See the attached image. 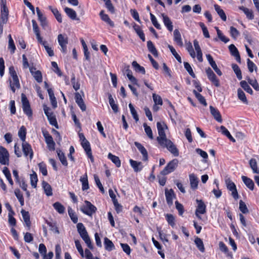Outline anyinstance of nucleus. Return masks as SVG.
<instances>
[{
    "instance_id": "nucleus-1",
    "label": "nucleus",
    "mask_w": 259,
    "mask_h": 259,
    "mask_svg": "<svg viewBox=\"0 0 259 259\" xmlns=\"http://www.w3.org/2000/svg\"><path fill=\"white\" fill-rule=\"evenodd\" d=\"M157 128L159 136L157 137V141L159 144L163 148H166L175 156H178L179 152L174 144L166 137L164 129L167 128L166 125L164 123L157 122Z\"/></svg>"
},
{
    "instance_id": "nucleus-2",
    "label": "nucleus",
    "mask_w": 259,
    "mask_h": 259,
    "mask_svg": "<svg viewBox=\"0 0 259 259\" xmlns=\"http://www.w3.org/2000/svg\"><path fill=\"white\" fill-rule=\"evenodd\" d=\"M0 36L3 32V26L8 20L9 10L6 6V0H1Z\"/></svg>"
},
{
    "instance_id": "nucleus-3",
    "label": "nucleus",
    "mask_w": 259,
    "mask_h": 259,
    "mask_svg": "<svg viewBox=\"0 0 259 259\" xmlns=\"http://www.w3.org/2000/svg\"><path fill=\"white\" fill-rule=\"evenodd\" d=\"M22 107L24 113L28 116L29 120L32 119V111L30 105L26 95L22 93L21 94Z\"/></svg>"
},
{
    "instance_id": "nucleus-4",
    "label": "nucleus",
    "mask_w": 259,
    "mask_h": 259,
    "mask_svg": "<svg viewBox=\"0 0 259 259\" xmlns=\"http://www.w3.org/2000/svg\"><path fill=\"white\" fill-rule=\"evenodd\" d=\"M225 183L228 190L231 192V195L235 199L237 200L239 198V195L237 190L236 186L230 178L225 179Z\"/></svg>"
},
{
    "instance_id": "nucleus-5",
    "label": "nucleus",
    "mask_w": 259,
    "mask_h": 259,
    "mask_svg": "<svg viewBox=\"0 0 259 259\" xmlns=\"http://www.w3.org/2000/svg\"><path fill=\"white\" fill-rule=\"evenodd\" d=\"M43 136L45 138V142L47 145L48 148L51 151L55 149V143L53 139L47 130H42Z\"/></svg>"
},
{
    "instance_id": "nucleus-6",
    "label": "nucleus",
    "mask_w": 259,
    "mask_h": 259,
    "mask_svg": "<svg viewBox=\"0 0 259 259\" xmlns=\"http://www.w3.org/2000/svg\"><path fill=\"white\" fill-rule=\"evenodd\" d=\"M178 164V160L177 159L171 160L161 171V174L162 175H166L174 171L177 167Z\"/></svg>"
},
{
    "instance_id": "nucleus-7",
    "label": "nucleus",
    "mask_w": 259,
    "mask_h": 259,
    "mask_svg": "<svg viewBox=\"0 0 259 259\" xmlns=\"http://www.w3.org/2000/svg\"><path fill=\"white\" fill-rule=\"evenodd\" d=\"M84 203L85 205L81 208V210L84 214L89 216H92L93 213L96 212L97 210L96 207L89 201L85 200Z\"/></svg>"
},
{
    "instance_id": "nucleus-8",
    "label": "nucleus",
    "mask_w": 259,
    "mask_h": 259,
    "mask_svg": "<svg viewBox=\"0 0 259 259\" xmlns=\"http://www.w3.org/2000/svg\"><path fill=\"white\" fill-rule=\"evenodd\" d=\"M0 163L2 165L9 164V154L8 150L3 146H0Z\"/></svg>"
},
{
    "instance_id": "nucleus-9",
    "label": "nucleus",
    "mask_w": 259,
    "mask_h": 259,
    "mask_svg": "<svg viewBox=\"0 0 259 259\" xmlns=\"http://www.w3.org/2000/svg\"><path fill=\"white\" fill-rule=\"evenodd\" d=\"M197 207L195 211L196 217L201 219L200 214H204L206 212V205L202 200L196 199Z\"/></svg>"
},
{
    "instance_id": "nucleus-10",
    "label": "nucleus",
    "mask_w": 259,
    "mask_h": 259,
    "mask_svg": "<svg viewBox=\"0 0 259 259\" xmlns=\"http://www.w3.org/2000/svg\"><path fill=\"white\" fill-rule=\"evenodd\" d=\"M206 73L209 80L213 83L215 87H220V84L219 80L217 78L215 74L210 68L208 67L206 69Z\"/></svg>"
},
{
    "instance_id": "nucleus-11",
    "label": "nucleus",
    "mask_w": 259,
    "mask_h": 259,
    "mask_svg": "<svg viewBox=\"0 0 259 259\" xmlns=\"http://www.w3.org/2000/svg\"><path fill=\"white\" fill-rule=\"evenodd\" d=\"M58 40L59 45L61 48V51L63 53H67V45L68 44V37H65L63 34H60L58 35Z\"/></svg>"
},
{
    "instance_id": "nucleus-12",
    "label": "nucleus",
    "mask_w": 259,
    "mask_h": 259,
    "mask_svg": "<svg viewBox=\"0 0 259 259\" xmlns=\"http://www.w3.org/2000/svg\"><path fill=\"white\" fill-rule=\"evenodd\" d=\"M22 146L25 156H29L30 159L31 160L33 156V152L31 145L25 141L22 143Z\"/></svg>"
},
{
    "instance_id": "nucleus-13",
    "label": "nucleus",
    "mask_w": 259,
    "mask_h": 259,
    "mask_svg": "<svg viewBox=\"0 0 259 259\" xmlns=\"http://www.w3.org/2000/svg\"><path fill=\"white\" fill-rule=\"evenodd\" d=\"M165 195L167 204L169 206H171L173 204V199L175 197L174 190L172 189L170 190L165 189Z\"/></svg>"
},
{
    "instance_id": "nucleus-14",
    "label": "nucleus",
    "mask_w": 259,
    "mask_h": 259,
    "mask_svg": "<svg viewBox=\"0 0 259 259\" xmlns=\"http://www.w3.org/2000/svg\"><path fill=\"white\" fill-rule=\"evenodd\" d=\"M81 146L85 151L88 157L91 159L92 162L94 161V158L92 155L90 144L88 141L81 143Z\"/></svg>"
},
{
    "instance_id": "nucleus-15",
    "label": "nucleus",
    "mask_w": 259,
    "mask_h": 259,
    "mask_svg": "<svg viewBox=\"0 0 259 259\" xmlns=\"http://www.w3.org/2000/svg\"><path fill=\"white\" fill-rule=\"evenodd\" d=\"M229 49L232 56L235 58L236 60L241 63V58L238 50L234 45L231 44L229 46Z\"/></svg>"
},
{
    "instance_id": "nucleus-16",
    "label": "nucleus",
    "mask_w": 259,
    "mask_h": 259,
    "mask_svg": "<svg viewBox=\"0 0 259 259\" xmlns=\"http://www.w3.org/2000/svg\"><path fill=\"white\" fill-rule=\"evenodd\" d=\"M124 71L126 73V76L128 79L134 84L138 85L137 79L133 76L132 71L130 69L129 65H125L124 67Z\"/></svg>"
},
{
    "instance_id": "nucleus-17",
    "label": "nucleus",
    "mask_w": 259,
    "mask_h": 259,
    "mask_svg": "<svg viewBox=\"0 0 259 259\" xmlns=\"http://www.w3.org/2000/svg\"><path fill=\"white\" fill-rule=\"evenodd\" d=\"M135 145L136 147L138 148L139 151L141 152V153L143 155V160L144 161H146L148 160V155L147 150L140 143L135 142Z\"/></svg>"
},
{
    "instance_id": "nucleus-18",
    "label": "nucleus",
    "mask_w": 259,
    "mask_h": 259,
    "mask_svg": "<svg viewBox=\"0 0 259 259\" xmlns=\"http://www.w3.org/2000/svg\"><path fill=\"white\" fill-rule=\"evenodd\" d=\"M193 44L195 50L196 51L197 60L199 62H202L203 61L202 53L199 45V42L196 39H195L193 41Z\"/></svg>"
},
{
    "instance_id": "nucleus-19",
    "label": "nucleus",
    "mask_w": 259,
    "mask_h": 259,
    "mask_svg": "<svg viewBox=\"0 0 259 259\" xmlns=\"http://www.w3.org/2000/svg\"><path fill=\"white\" fill-rule=\"evenodd\" d=\"M36 11L38 19L40 22V25L42 27L45 28L48 25L46 17L43 15L38 7L36 8Z\"/></svg>"
},
{
    "instance_id": "nucleus-20",
    "label": "nucleus",
    "mask_w": 259,
    "mask_h": 259,
    "mask_svg": "<svg viewBox=\"0 0 259 259\" xmlns=\"http://www.w3.org/2000/svg\"><path fill=\"white\" fill-rule=\"evenodd\" d=\"M161 16L162 17L163 22L164 25L168 31L171 32L173 30V25L171 21L167 15L163 13L161 14Z\"/></svg>"
},
{
    "instance_id": "nucleus-21",
    "label": "nucleus",
    "mask_w": 259,
    "mask_h": 259,
    "mask_svg": "<svg viewBox=\"0 0 259 259\" xmlns=\"http://www.w3.org/2000/svg\"><path fill=\"white\" fill-rule=\"evenodd\" d=\"M190 184L191 189L196 190L198 188L199 180L194 174L189 175Z\"/></svg>"
},
{
    "instance_id": "nucleus-22",
    "label": "nucleus",
    "mask_w": 259,
    "mask_h": 259,
    "mask_svg": "<svg viewBox=\"0 0 259 259\" xmlns=\"http://www.w3.org/2000/svg\"><path fill=\"white\" fill-rule=\"evenodd\" d=\"M10 86L12 91L14 93L16 89L20 88V84L18 79V77L12 78V79H10Z\"/></svg>"
},
{
    "instance_id": "nucleus-23",
    "label": "nucleus",
    "mask_w": 259,
    "mask_h": 259,
    "mask_svg": "<svg viewBox=\"0 0 259 259\" xmlns=\"http://www.w3.org/2000/svg\"><path fill=\"white\" fill-rule=\"evenodd\" d=\"M209 108L210 113L214 118L219 122L221 123L222 122V119L219 111L212 106H210Z\"/></svg>"
},
{
    "instance_id": "nucleus-24",
    "label": "nucleus",
    "mask_w": 259,
    "mask_h": 259,
    "mask_svg": "<svg viewBox=\"0 0 259 259\" xmlns=\"http://www.w3.org/2000/svg\"><path fill=\"white\" fill-rule=\"evenodd\" d=\"M242 181L245 186L250 190H253L254 187V184L253 181L247 177L242 176L241 177Z\"/></svg>"
},
{
    "instance_id": "nucleus-25",
    "label": "nucleus",
    "mask_w": 259,
    "mask_h": 259,
    "mask_svg": "<svg viewBox=\"0 0 259 259\" xmlns=\"http://www.w3.org/2000/svg\"><path fill=\"white\" fill-rule=\"evenodd\" d=\"M21 213L22 214L24 222L26 226L28 227V230H30L31 222L30 221V215L29 212L24 209H22Z\"/></svg>"
},
{
    "instance_id": "nucleus-26",
    "label": "nucleus",
    "mask_w": 259,
    "mask_h": 259,
    "mask_svg": "<svg viewBox=\"0 0 259 259\" xmlns=\"http://www.w3.org/2000/svg\"><path fill=\"white\" fill-rule=\"evenodd\" d=\"M130 163L135 172L140 171L143 168V165L141 162H138L133 159H130Z\"/></svg>"
},
{
    "instance_id": "nucleus-27",
    "label": "nucleus",
    "mask_w": 259,
    "mask_h": 259,
    "mask_svg": "<svg viewBox=\"0 0 259 259\" xmlns=\"http://www.w3.org/2000/svg\"><path fill=\"white\" fill-rule=\"evenodd\" d=\"M32 23L33 30L36 35V38H37V40L39 42H42V39L41 37L40 36L39 28H38V26L37 25V24L36 21L34 20H32Z\"/></svg>"
},
{
    "instance_id": "nucleus-28",
    "label": "nucleus",
    "mask_w": 259,
    "mask_h": 259,
    "mask_svg": "<svg viewBox=\"0 0 259 259\" xmlns=\"http://www.w3.org/2000/svg\"><path fill=\"white\" fill-rule=\"evenodd\" d=\"M174 40L180 46L183 45L181 35L178 29H176L174 31Z\"/></svg>"
},
{
    "instance_id": "nucleus-29",
    "label": "nucleus",
    "mask_w": 259,
    "mask_h": 259,
    "mask_svg": "<svg viewBox=\"0 0 259 259\" xmlns=\"http://www.w3.org/2000/svg\"><path fill=\"white\" fill-rule=\"evenodd\" d=\"M80 182L82 185V191L87 190L89 189V182L87 173L84 175L80 178Z\"/></svg>"
},
{
    "instance_id": "nucleus-30",
    "label": "nucleus",
    "mask_w": 259,
    "mask_h": 259,
    "mask_svg": "<svg viewBox=\"0 0 259 259\" xmlns=\"http://www.w3.org/2000/svg\"><path fill=\"white\" fill-rule=\"evenodd\" d=\"M104 244L105 248L108 251H111L115 249V246L113 242L107 237L104 238Z\"/></svg>"
},
{
    "instance_id": "nucleus-31",
    "label": "nucleus",
    "mask_w": 259,
    "mask_h": 259,
    "mask_svg": "<svg viewBox=\"0 0 259 259\" xmlns=\"http://www.w3.org/2000/svg\"><path fill=\"white\" fill-rule=\"evenodd\" d=\"M64 11L67 15L72 20H78L76 18V13L73 9L65 7L64 8Z\"/></svg>"
},
{
    "instance_id": "nucleus-32",
    "label": "nucleus",
    "mask_w": 259,
    "mask_h": 259,
    "mask_svg": "<svg viewBox=\"0 0 259 259\" xmlns=\"http://www.w3.org/2000/svg\"><path fill=\"white\" fill-rule=\"evenodd\" d=\"M108 158L112 161V162L115 164L117 167H119L121 165V161L119 158L112 153H109L108 154Z\"/></svg>"
},
{
    "instance_id": "nucleus-33",
    "label": "nucleus",
    "mask_w": 259,
    "mask_h": 259,
    "mask_svg": "<svg viewBox=\"0 0 259 259\" xmlns=\"http://www.w3.org/2000/svg\"><path fill=\"white\" fill-rule=\"evenodd\" d=\"M239 9L244 13V14L246 16V17L248 19L252 20L254 18L253 12L251 10H249V9L245 8L243 6L239 7Z\"/></svg>"
},
{
    "instance_id": "nucleus-34",
    "label": "nucleus",
    "mask_w": 259,
    "mask_h": 259,
    "mask_svg": "<svg viewBox=\"0 0 259 259\" xmlns=\"http://www.w3.org/2000/svg\"><path fill=\"white\" fill-rule=\"evenodd\" d=\"M214 8L215 11L217 12L222 20L226 21L227 20V17L224 10L222 9L221 7L217 4L214 5Z\"/></svg>"
},
{
    "instance_id": "nucleus-35",
    "label": "nucleus",
    "mask_w": 259,
    "mask_h": 259,
    "mask_svg": "<svg viewBox=\"0 0 259 259\" xmlns=\"http://www.w3.org/2000/svg\"><path fill=\"white\" fill-rule=\"evenodd\" d=\"M100 16L101 19L108 23L110 26L113 27L114 23L109 17L108 15L104 13V11H101L100 13Z\"/></svg>"
},
{
    "instance_id": "nucleus-36",
    "label": "nucleus",
    "mask_w": 259,
    "mask_h": 259,
    "mask_svg": "<svg viewBox=\"0 0 259 259\" xmlns=\"http://www.w3.org/2000/svg\"><path fill=\"white\" fill-rule=\"evenodd\" d=\"M133 28L137 33V34L138 35V36L140 37V38L142 39L143 41H145V34L143 31V30L141 29L140 26L138 25L135 24L133 26Z\"/></svg>"
},
{
    "instance_id": "nucleus-37",
    "label": "nucleus",
    "mask_w": 259,
    "mask_h": 259,
    "mask_svg": "<svg viewBox=\"0 0 259 259\" xmlns=\"http://www.w3.org/2000/svg\"><path fill=\"white\" fill-rule=\"evenodd\" d=\"M49 9L52 11L58 22L61 23L62 22V16L58 9L53 8L52 6H49Z\"/></svg>"
},
{
    "instance_id": "nucleus-38",
    "label": "nucleus",
    "mask_w": 259,
    "mask_h": 259,
    "mask_svg": "<svg viewBox=\"0 0 259 259\" xmlns=\"http://www.w3.org/2000/svg\"><path fill=\"white\" fill-rule=\"evenodd\" d=\"M42 185L46 194L49 196H52L53 195V193L50 185L47 182L44 181L42 182Z\"/></svg>"
},
{
    "instance_id": "nucleus-39",
    "label": "nucleus",
    "mask_w": 259,
    "mask_h": 259,
    "mask_svg": "<svg viewBox=\"0 0 259 259\" xmlns=\"http://www.w3.org/2000/svg\"><path fill=\"white\" fill-rule=\"evenodd\" d=\"M57 153L59 160L61 163L66 166L68 165V163L66 160V158L64 155V153L60 149L57 150Z\"/></svg>"
},
{
    "instance_id": "nucleus-40",
    "label": "nucleus",
    "mask_w": 259,
    "mask_h": 259,
    "mask_svg": "<svg viewBox=\"0 0 259 259\" xmlns=\"http://www.w3.org/2000/svg\"><path fill=\"white\" fill-rule=\"evenodd\" d=\"M108 99L109 104L114 111V113H117L118 111V107L117 104H115L114 100L113 99L111 94H109L108 95Z\"/></svg>"
},
{
    "instance_id": "nucleus-41",
    "label": "nucleus",
    "mask_w": 259,
    "mask_h": 259,
    "mask_svg": "<svg viewBox=\"0 0 259 259\" xmlns=\"http://www.w3.org/2000/svg\"><path fill=\"white\" fill-rule=\"evenodd\" d=\"M195 244H196L198 249L201 252H203L205 251L203 242L202 239L199 237H196L194 240Z\"/></svg>"
},
{
    "instance_id": "nucleus-42",
    "label": "nucleus",
    "mask_w": 259,
    "mask_h": 259,
    "mask_svg": "<svg viewBox=\"0 0 259 259\" xmlns=\"http://www.w3.org/2000/svg\"><path fill=\"white\" fill-rule=\"evenodd\" d=\"M147 48L149 51L152 53L155 57L158 56V52L154 46L153 42L151 40L147 41Z\"/></svg>"
},
{
    "instance_id": "nucleus-43",
    "label": "nucleus",
    "mask_w": 259,
    "mask_h": 259,
    "mask_svg": "<svg viewBox=\"0 0 259 259\" xmlns=\"http://www.w3.org/2000/svg\"><path fill=\"white\" fill-rule=\"evenodd\" d=\"M54 209L60 214H62L65 212V207L60 202H56L53 204Z\"/></svg>"
},
{
    "instance_id": "nucleus-44",
    "label": "nucleus",
    "mask_w": 259,
    "mask_h": 259,
    "mask_svg": "<svg viewBox=\"0 0 259 259\" xmlns=\"http://www.w3.org/2000/svg\"><path fill=\"white\" fill-rule=\"evenodd\" d=\"M237 96L238 99L241 100L243 103L245 104H248V101L246 97L244 92L241 89L237 90Z\"/></svg>"
},
{
    "instance_id": "nucleus-45",
    "label": "nucleus",
    "mask_w": 259,
    "mask_h": 259,
    "mask_svg": "<svg viewBox=\"0 0 259 259\" xmlns=\"http://www.w3.org/2000/svg\"><path fill=\"white\" fill-rule=\"evenodd\" d=\"M249 163L253 172L255 174H259V169L257 165L256 160L254 158H251L249 160Z\"/></svg>"
},
{
    "instance_id": "nucleus-46",
    "label": "nucleus",
    "mask_w": 259,
    "mask_h": 259,
    "mask_svg": "<svg viewBox=\"0 0 259 259\" xmlns=\"http://www.w3.org/2000/svg\"><path fill=\"white\" fill-rule=\"evenodd\" d=\"M193 93L195 95L196 98L201 104H202L204 106H207V103L206 102V100L202 95H201L200 93H198L196 90H193Z\"/></svg>"
},
{
    "instance_id": "nucleus-47",
    "label": "nucleus",
    "mask_w": 259,
    "mask_h": 259,
    "mask_svg": "<svg viewBox=\"0 0 259 259\" xmlns=\"http://www.w3.org/2000/svg\"><path fill=\"white\" fill-rule=\"evenodd\" d=\"M132 66L136 72H141L143 74H145V69L144 67L140 66L136 61L132 62Z\"/></svg>"
},
{
    "instance_id": "nucleus-48",
    "label": "nucleus",
    "mask_w": 259,
    "mask_h": 259,
    "mask_svg": "<svg viewBox=\"0 0 259 259\" xmlns=\"http://www.w3.org/2000/svg\"><path fill=\"white\" fill-rule=\"evenodd\" d=\"M30 184L33 188H36L38 181L37 176L35 172L33 171L32 174L30 175Z\"/></svg>"
},
{
    "instance_id": "nucleus-49",
    "label": "nucleus",
    "mask_w": 259,
    "mask_h": 259,
    "mask_svg": "<svg viewBox=\"0 0 259 259\" xmlns=\"http://www.w3.org/2000/svg\"><path fill=\"white\" fill-rule=\"evenodd\" d=\"M80 237L83 239V240L84 241V242L86 243L88 247L89 248L92 249L93 248V246L92 244V242H91L90 238L88 235V233H87L86 234H84V235L80 236Z\"/></svg>"
},
{
    "instance_id": "nucleus-50",
    "label": "nucleus",
    "mask_w": 259,
    "mask_h": 259,
    "mask_svg": "<svg viewBox=\"0 0 259 259\" xmlns=\"http://www.w3.org/2000/svg\"><path fill=\"white\" fill-rule=\"evenodd\" d=\"M68 212L71 221L74 224L77 223L78 222V217L77 215L75 214L74 210L71 207H69L68 208Z\"/></svg>"
},
{
    "instance_id": "nucleus-51",
    "label": "nucleus",
    "mask_w": 259,
    "mask_h": 259,
    "mask_svg": "<svg viewBox=\"0 0 259 259\" xmlns=\"http://www.w3.org/2000/svg\"><path fill=\"white\" fill-rule=\"evenodd\" d=\"M3 172L5 175L6 178L8 180L9 184L11 185H13V182L11 178V175L10 172V170H9L8 168L7 167H4L3 170Z\"/></svg>"
},
{
    "instance_id": "nucleus-52",
    "label": "nucleus",
    "mask_w": 259,
    "mask_h": 259,
    "mask_svg": "<svg viewBox=\"0 0 259 259\" xmlns=\"http://www.w3.org/2000/svg\"><path fill=\"white\" fill-rule=\"evenodd\" d=\"M241 87L247 93L252 95L253 94V91L250 86L248 85L247 82L245 80H242L240 82Z\"/></svg>"
},
{
    "instance_id": "nucleus-53",
    "label": "nucleus",
    "mask_w": 259,
    "mask_h": 259,
    "mask_svg": "<svg viewBox=\"0 0 259 259\" xmlns=\"http://www.w3.org/2000/svg\"><path fill=\"white\" fill-rule=\"evenodd\" d=\"M165 217L168 224L174 227L175 226V219L174 215L171 214L167 213L165 215Z\"/></svg>"
},
{
    "instance_id": "nucleus-54",
    "label": "nucleus",
    "mask_w": 259,
    "mask_h": 259,
    "mask_svg": "<svg viewBox=\"0 0 259 259\" xmlns=\"http://www.w3.org/2000/svg\"><path fill=\"white\" fill-rule=\"evenodd\" d=\"M232 68L234 72L235 73L238 79L239 80L241 79L242 77L241 71L240 70L239 67L237 64H233L232 65Z\"/></svg>"
},
{
    "instance_id": "nucleus-55",
    "label": "nucleus",
    "mask_w": 259,
    "mask_h": 259,
    "mask_svg": "<svg viewBox=\"0 0 259 259\" xmlns=\"http://www.w3.org/2000/svg\"><path fill=\"white\" fill-rule=\"evenodd\" d=\"M26 130L24 126H22L18 132V136L23 142H25Z\"/></svg>"
},
{
    "instance_id": "nucleus-56",
    "label": "nucleus",
    "mask_w": 259,
    "mask_h": 259,
    "mask_svg": "<svg viewBox=\"0 0 259 259\" xmlns=\"http://www.w3.org/2000/svg\"><path fill=\"white\" fill-rule=\"evenodd\" d=\"M168 48H169V50L170 51L172 54L174 55V56L175 57V58L177 59V60L180 63H182V59L180 56L177 53L176 50L174 49V48L169 45H168Z\"/></svg>"
},
{
    "instance_id": "nucleus-57",
    "label": "nucleus",
    "mask_w": 259,
    "mask_h": 259,
    "mask_svg": "<svg viewBox=\"0 0 259 259\" xmlns=\"http://www.w3.org/2000/svg\"><path fill=\"white\" fill-rule=\"evenodd\" d=\"M8 37H9L8 48L10 50L11 53L13 54L15 51L16 47L14 44V41L12 39V37L11 36V35L9 34Z\"/></svg>"
},
{
    "instance_id": "nucleus-58",
    "label": "nucleus",
    "mask_w": 259,
    "mask_h": 259,
    "mask_svg": "<svg viewBox=\"0 0 259 259\" xmlns=\"http://www.w3.org/2000/svg\"><path fill=\"white\" fill-rule=\"evenodd\" d=\"M77 229L78 233L79 234L80 236H82V235H84V234H86L87 232L86 229L85 227L84 226L83 224L81 223H79L77 224Z\"/></svg>"
},
{
    "instance_id": "nucleus-59",
    "label": "nucleus",
    "mask_w": 259,
    "mask_h": 259,
    "mask_svg": "<svg viewBox=\"0 0 259 259\" xmlns=\"http://www.w3.org/2000/svg\"><path fill=\"white\" fill-rule=\"evenodd\" d=\"M143 126L144 127L145 132L147 135V136L151 140L153 139V136L152 134V131L151 127L147 125V124L145 123L143 124Z\"/></svg>"
},
{
    "instance_id": "nucleus-60",
    "label": "nucleus",
    "mask_w": 259,
    "mask_h": 259,
    "mask_svg": "<svg viewBox=\"0 0 259 259\" xmlns=\"http://www.w3.org/2000/svg\"><path fill=\"white\" fill-rule=\"evenodd\" d=\"M38 167L40 172L44 176H46L48 175V170L47 169L46 164L44 162H40L38 164Z\"/></svg>"
},
{
    "instance_id": "nucleus-61",
    "label": "nucleus",
    "mask_w": 259,
    "mask_h": 259,
    "mask_svg": "<svg viewBox=\"0 0 259 259\" xmlns=\"http://www.w3.org/2000/svg\"><path fill=\"white\" fill-rule=\"evenodd\" d=\"M128 106L131 111V113L134 119L135 120L136 122H137L139 120V116L136 110H135L134 107L131 103L129 104Z\"/></svg>"
},
{
    "instance_id": "nucleus-62",
    "label": "nucleus",
    "mask_w": 259,
    "mask_h": 259,
    "mask_svg": "<svg viewBox=\"0 0 259 259\" xmlns=\"http://www.w3.org/2000/svg\"><path fill=\"white\" fill-rule=\"evenodd\" d=\"M32 75L37 82L40 83L42 81V74L39 70L35 71L34 73H32Z\"/></svg>"
},
{
    "instance_id": "nucleus-63",
    "label": "nucleus",
    "mask_w": 259,
    "mask_h": 259,
    "mask_svg": "<svg viewBox=\"0 0 259 259\" xmlns=\"http://www.w3.org/2000/svg\"><path fill=\"white\" fill-rule=\"evenodd\" d=\"M239 210L244 214L247 213L249 212L245 203L242 200L239 201Z\"/></svg>"
},
{
    "instance_id": "nucleus-64",
    "label": "nucleus",
    "mask_w": 259,
    "mask_h": 259,
    "mask_svg": "<svg viewBox=\"0 0 259 259\" xmlns=\"http://www.w3.org/2000/svg\"><path fill=\"white\" fill-rule=\"evenodd\" d=\"M152 97H153V101L154 102V104L161 105V106L162 105V104H163L162 100L161 97L160 96L154 93L152 95Z\"/></svg>"
}]
</instances>
